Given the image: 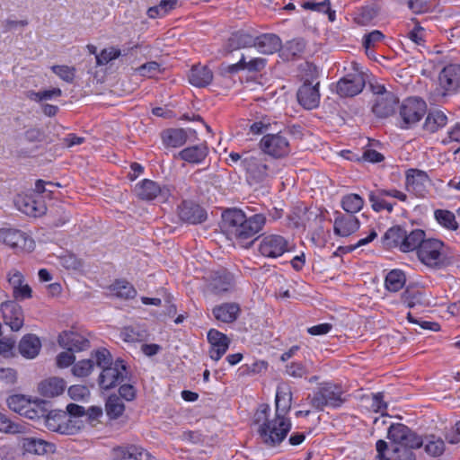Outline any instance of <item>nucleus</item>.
<instances>
[{
  "mask_svg": "<svg viewBox=\"0 0 460 460\" xmlns=\"http://www.w3.org/2000/svg\"><path fill=\"white\" fill-rule=\"evenodd\" d=\"M241 314L239 304L234 302L222 303L212 309L215 319L224 323H232L237 320Z\"/></svg>",
  "mask_w": 460,
  "mask_h": 460,
  "instance_id": "obj_25",
  "label": "nucleus"
},
{
  "mask_svg": "<svg viewBox=\"0 0 460 460\" xmlns=\"http://www.w3.org/2000/svg\"><path fill=\"white\" fill-rule=\"evenodd\" d=\"M254 46L262 54H273L281 48V40L273 33H265L254 38Z\"/></svg>",
  "mask_w": 460,
  "mask_h": 460,
  "instance_id": "obj_29",
  "label": "nucleus"
},
{
  "mask_svg": "<svg viewBox=\"0 0 460 460\" xmlns=\"http://www.w3.org/2000/svg\"><path fill=\"white\" fill-rule=\"evenodd\" d=\"M258 251L263 257L279 258L289 251V242L280 234H266L261 237Z\"/></svg>",
  "mask_w": 460,
  "mask_h": 460,
  "instance_id": "obj_9",
  "label": "nucleus"
},
{
  "mask_svg": "<svg viewBox=\"0 0 460 460\" xmlns=\"http://www.w3.org/2000/svg\"><path fill=\"white\" fill-rule=\"evenodd\" d=\"M406 282V276L401 270L394 269L389 271L385 279V288L390 292H398Z\"/></svg>",
  "mask_w": 460,
  "mask_h": 460,
  "instance_id": "obj_41",
  "label": "nucleus"
},
{
  "mask_svg": "<svg viewBox=\"0 0 460 460\" xmlns=\"http://www.w3.org/2000/svg\"><path fill=\"white\" fill-rule=\"evenodd\" d=\"M120 54V49L114 47L104 49L98 55H96V65L104 66L109 62L118 58Z\"/></svg>",
  "mask_w": 460,
  "mask_h": 460,
  "instance_id": "obj_52",
  "label": "nucleus"
},
{
  "mask_svg": "<svg viewBox=\"0 0 460 460\" xmlns=\"http://www.w3.org/2000/svg\"><path fill=\"white\" fill-rule=\"evenodd\" d=\"M333 221V233L341 237H348L356 233L360 227L358 218L354 215H344L341 212L335 213Z\"/></svg>",
  "mask_w": 460,
  "mask_h": 460,
  "instance_id": "obj_18",
  "label": "nucleus"
},
{
  "mask_svg": "<svg viewBox=\"0 0 460 460\" xmlns=\"http://www.w3.org/2000/svg\"><path fill=\"white\" fill-rule=\"evenodd\" d=\"M213 80V72L207 66L195 65L189 74V82L196 87H205Z\"/></svg>",
  "mask_w": 460,
  "mask_h": 460,
  "instance_id": "obj_31",
  "label": "nucleus"
},
{
  "mask_svg": "<svg viewBox=\"0 0 460 460\" xmlns=\"http://www.w3.org/2000/svg\"><path fill=\"white\" fill-rule=\"evenodd\" d=\"M341 204L348 215H354L362 209L364 199L358 194L350 193L342 197Z\"/></svg>",
  "mask_w": 460,
  "mask_h": 460,
  "instance_id": "obj_45",
  "label": "nucleus"
},
{
  "mask_svg": "<svg viewBox=\"0 0 460 460\" xmlns=\"http://www.w3.org/2000/svg\"><path fill=\"white\" fill-rule=\"evenodd\" d=\"M207 338L210 344L209 357L214 361H218L229 349L230 340L226 334L216 329H210Z\"/></svg>",
  "mask_w": 460,
  "mask_h": 460,
  "instance_id": "obj_17",
  "label": "nucleus"
},
{
  "mask_svg": "<svg viewBox=\"0 0 460 460\" xmlns=\"http://www.w3.org/2000/svg\"><path fill=\"white\" fill-rule=\"evenodd\" d=\"M14 347V339L7 337L0 339V355H2L3 357L10 358L13 356Z\"/></svg>",
  "mask_w": 460,
  "mask_h": 460,
  "instance_id": "obj_61",
  "label": "nucleus"
},
{
  "mask_svg": "<svg viewBox=\"0 0 460 460\" xmlns=\"http://www.w3.org/2000/svg\"><path fill=\"white\" fill-rule=\"evenodd\" d=\"M41 349V341L35 334L24 335L18 345L19 353L25 358L32 359L36 358Z\"/></svg>",
  "mask_w": 460,
  "mask_h": 460,
  "instance_id": "obj_28",
  "label": "nucleus"
},
{
  "mask_svg": "<svg viewBox=\"0 0 460 460\" xmlns=\"http://www.w3.org/2000/svg\"><path fill=\"white\" fill-rule=\"evenodd\" d=\"M208 155V147L206 143L190 146L173 155L175 159L182 160L188 164H199L204 162Z\"/></svg>",
  "mask_w": 460,
  "mask_h": 460,
  "instance_id": "obj_24",
  "label": "nucleus"
},
{
  "mask_svg": "<svg viewBox=\"0 0 460 460\" xmlns=\"http://www.w3.org/2000/svg\"><path fill=\"white\" fill-rule=\"evenodd\" d=\"M112 457L114 460H148L151 456L139 445L126 444L114 447Z\"/></svg>",
  "mask_w": 460,
  "mask_h": 460,
  "instance_id": "obj_20",
  "label": "nucleus"
},
{
  "mask_svg": "<svg viewBox=\"0 0 460 460\" xmlns=\"http://www.w3.org/2000/svg\"><path fill=\"white\" fill-rule=\"evenodd\" d=\"M178 0H161L158 5L150 7L147 10V15L151 19L165 16L170 11L174 9Z\"/></svg>",
  "mask_w": 460,
  "mask_h": 460,
  "instance_id": "obj_49",
  "label": "nucleus"
},
{
  "mask_svg": "<svg viewBox=\"0 0 460 460\" xmlns=\"http://www.w3.org/2000/svg\"><path fill=\"white\" fill-rule=\"evenodd\" d=\"M424 450L431 457L440 456L445 449V441L435 435H429L424 439Z\"/></svg>",
  "mask_w": 460,
  "mask_h": 460,
  "instance_id": "obj_43",
  "label": "nucleus"
},
{
  "mask_svg": "<svg viewBox=\"0 0 460 460\" xmlns=\"http://www.w3.org/2000/svg\"><path fill=\"white\" fill-rule=\"evenodd\" d=\"M434 217L442 227L447 230L456 231L458 228V224L456 220V216L450 210L436 209L434 211Z\"/></svg>",
  "mask_w": 460,
  "mask_h": 460,
  "instance_id": "obj_46",
  "label": "nucleus"
},
{
  "mask_svg": "<svg viewBox=\"0 0 460 460\" xmlns=\"http://www.w3.org/2000/svg\"><path fill=\"white\" fill-rule=\"evenodd\" d=\"M319 83L313 85L310 82H305L297 91L298 102L307 110L318 107L320 103Z\"/></svg>",
  "mask_w": 460,
  "mask_h": 460,
  "instance_id": "obj_22",
  "label": "nucleus"
},
{
  "mask_svg": "<svg viewBox=\"0 0 460 460\" xmlns=\"http://www.w3.org/2000/svg\"><path fill=\"white\" fill-rule=\"evenodd\" d=\"M426 234L421 229H415L407 234L404 230V234L402 238V246H400V251L402 252H409L418 251L420 249L421 243L425 239Z\"/></svg>",
  "mask_w": 460,
  "mask_h": 460,
  "instance_id": "obj_33",
  "label": "nucleus"
},
{
  "mask_svg": "<svg viewBox=\"0 0 460 460\" xmlns=\"http://www.w3.org/2000/svg\"><path fill=\"white\" fill-rule=\"evenodd\" d=\"M341 385L333 382L320 383L313 395H308L310 405L317 411H322L325 407L337 409L342 406L346 399Z\"/></svg>",
  "mask_w": 460,
  "mask_h": 460,
  "instance_id": "obj_4",
  "label": "nucleus"
},
{
  "mask_svg": "<svg viewBox=\"0 0 460 460\" xmlns=\"http://www.w3.org/2000/svg\"><path fill=\"white\" fill-rule=\"evenodd\" d=\"M286 373L294 378H303L308 374L305 365L299 361H293L286 366Z\"/></svg>",
  "mask_w": 460,
  "mask_h": 460,
  "instance_id": "obj_54",
  "label": "nucleus"
},
{
  "mask_svg": "<svg viewBox=\"0 0 460 460\" xmlns=\"http://www.w3.org/2000/svg\"><path fill=\"white\" fill-rule=\"evenodd\" d=\"M253 422L261 439L269 446L279 445L288 436L292 423L289 418L274 414L271 416L269 404L262 403L257 408Z\"/></svg>",
  "mask_w": 460,
  "mask_h": 460,
  "instance_id": "obj_2",
  "label": "nucleus"
},
{
  "mask_svg": "<svg viewBox=\"0 0 460 460\" xmlns=\"http://www.w3.org/2000/svg\"><path fill=\"white\" fill-rule=\"evenodd\" d=\"M384 34L377 30H375L364 36L363 46L368 49L376 46V43L382 41Z\"/></svg>",
  "mask_w": 460,
  "mask_h": 460,
  "instance_id": "obj_62",
  "label": "nucleus"
},
{
  "mask_svg": "<svg viewBox=\"0 0 460 460\" xmlns=\"http://www.w3.org/2000/svg\"><path fill=\"white\" fill-rule=\"evenodd\" d=\"M292 393L288 386H278L275 396V413L281 417H288L291 410Z\"/></svg>",
  "mask_w": 460,
  "mask_h": 460,
  "instance_id": "obj_30",
  "label": "nucleus"
},
{
  "mask_svg": "<svg viewBox=\"0 0 460 460\" xmlns=\"http://www.w3.org/2000/svg\"><path fill=\"white\" fill-rule=\"evenodd\" d=\"M223 228L229 238L239 243H244L259 234L266 224V217L262 213H256L247 217L239 208H231L222 215Z\"/></svg>",
  "mask_w": 460,
  "mask_h": 460,
  "instance_id": "obj_1",
  "label": "nucleus"
},
{
  "mask_svg": "<svg viewBox=\"0 0 460 460\" xmlns=\"http://www.w3.org/2000/svg\"><path fill=\"white\" fill-rule=\"evenodd\" d=\"M261 154L274 158H281L290 153V146L288 138L280 134H266L260 141Z\"/></svg>",
  "mask_w": 460,
  "mask_h": 460,
  "instance_id": "obj_10",
  "label": "nucleus"
},
{
  "mask_svg": "<svg viewBox=\"0 0 460 460\" xmlns=\"http://www.w3.org/2000/svg\"><path fill=\"white\" fill-rule=\"evenodd\" d=\"M23 426L12 421L5 414L0 412V431L10 434H18L23 432Z\"/></svg>",
  "mask_w": 460,
  "mask_h": 460,
  "instance_id": "obj_51",
  "label": "nucleus"
},
{
  "mask_svg": "<svg viewBox=\"0 0 460 460\" xmlns=\"http://www.w3.org/2000/svg\"><path fill=\"white\" fill-rule=\"evenodd\" d=\"M385 198V196L380 189L369 192L368 199L374 211L381 212L386 210L391 213L394 210L395 203L389 202Z\"/></svg>",
  "mask_w": 460,
  "mask_h": 460,
  "instance_id": "obj_42",
  "label": "nucleus"
},
{
  "mask_svg": "<svg viewBox=\"0 0 460 460\" xmlns=\"http://www.w3.org/2000/svg\"><path fill=\"white\" fill-rule=\"evenodd\" d=\"M128 371L123 360L117 359L111 366L102 370L98 383L102 389L109 390L120 385L127 377Z\"/></svg>",
  "mask_w": 460,
  "mask_h": 460,
  "instance_id": "obj_12",
  "label": "nucleus"
},
{
  "mask_svg": "<svg viewBox=\"0 0 460 460\" xmlns=\"http://www.w3.org/2000/svg\"><path fill=\"white\" fill-rule=\"evenodd\" d=\"M47 402L45 401L31 402L29 400L27 407L23 411L22 416L30 420H42L44 421V419L48 412V410L45 408Z\"/></svg>",
  "mask_w": 460,
  "mask_h": 460,
  "instance_id": "obj_44",
  "label": "nucleus"
},
{
  "mask_svg": "<svg viewBox=\"0 0 460 460\" xmlns=\"http://www.w3.org/2000/svg\"><path fill=\"white\" fill-rule=\"evenodd\" d=\"M112 295L122 299H132L137 296L134 286L125 279H117L110 286Z\"/></svg>",
  "mask_w": 460,
  "mask_h": 460,
  "instance_id": "obj_37",
  "label": "nucleus"
},
{
  "mask_svg": "<svg viewBox=\"0 0 460 460\" xmlns=\"http://www.w3.org/2000/svg\"><path fill=\"white\" fill-rule=\"evenodd\" d=\"M417 257L423 265L432 270H439L447 264L446 245L436 238H425L417 251Z\"/></svg>",
  "mask_w": 460,
  "mask_h": 460,
  "instance_id": "obj_5",
  "label": "nucleus"
},
{
  "mask_svg": "<svg viewBox=\"0 0 460 460\" xmlns=\"http://www.w3.org/2000/svg\"><path fill=\"white\" fill-rule=\"evenodd\" d=\"M7 279L13 289V296L16 300H25L32 296L31 288L25 283L24 276L17 270H11L7 273Z\"/></svg>",
  "mask_w": 460,
  "mask_h": 460,
  "instance_id": "obj_21",
  "label": "nucleus"
},
{
  "mask_svg": "<svg viewBox=\"0 0 460 460\" xmlns=\"http://www.w3.org/2000/svg\"><path fill=\"white\" fill-rule=\"evenodd\" d=\"M255 37L244 31L234 32L228 40V46L232 50L254 46Z\"/></svg>",
  "mask_w": 460,
  "mask_h": 460,
  "instance_id": "obj_40",
  "label": "nucleus"
},
{
  "mask_svg": "<svg viewBox=\"0 0 460 460\" xmlns=\"http://www.w3.org/2000/svg\"><path fill=\"white\" fill-rule=\"evenodd\" d=\"M22 449L25 453L44 456L54 453L56 446L40 438H26L22 439Z\"/></svg>",
  "mask_w": 460,
  "mask_h": 460,
  "instance_id": "obj_27",
  "label": "nucleus"
},
{
  "mask_svg": "<svg viewBox=\"0 0 460 460\" xmlns=\"http://www.w3.org/2000/svg\"><path fill=\"white\" fill-rule=\"evenodd\" d=\"M66 388L62 378L51 377L40 383L39 392L45 397H55L61 394Z\"/></svg>",
  "mask_w": 460,
  "mask_h": 460,
  "instance_id": "obj_34",
  "label": "nucleus"
},
{
  "mask_svg": "<svg viewBox=\"0 0 460 460\" xmlns=\"http://www.w3.org/2000/svg\"><path fill=\"white\" fill-rule=\"evenodd\" d=\"M404 229L399 226L390 227L382 237V243L385 247L398 248L402 246Z\"/></svg>",
  "mask_w": 460,
  "mask_h": 460,
  "instance_id": "obj_39",
  "label": "nucleus"
},
{
  "mask_svg": "<svg viewBox=\"0 0 460 460\" xmlns=\"http://www.w3.org/2000/svg\"><path fill=\"white\" fill-rule=\"evenodd\" d=\"M430 186L431 180L426 172L413 168L406 171V190L417 198H425L429 194Z\"/></svg>",
  "mask_w": 460,
  "mask_h": 460,
  "instance_id": "obj_11",
  "label": "nucleus"
},
{
  "mask_svg": "<svg viewBox=\"0 0 460 460\" xmlns=\"http://www.w3.org/2000/svg\"><path fill=\"white\" fill-rule=\"evenodd\" d=\"M4 322L12 331H19L24 323V315L22 306L15 301H6L1 305Z\"/></svg>",
  "mask_w": 460,
  "mask_h": 460,
  "instance_id": "obj_15",
  "label": "nucleus"
},
{
  "mask_svg": "<svg viewBox=\"0 0 460 460\" xmlns=\"http://www.w3.org/2000/svg\"><path fill=\"white\" fill-rule=\"evenodd\" d=\"M228 157L232 163H239L250 186L262 185L275 173L271 163L261 153L250 151L237 153L232 151Z\"/></svg>",
  "mask_w": 460,
  "mask_h": 460,
  "instance_id": "obj_3",
  "label": "nucleus"
},
{
  "mask_svg": "<svg viewBox=\"0 0 460 460\" xmlns=\"http://www.w3.org/2000/svg\"><path fill=\"white\" fill-rule=\"evenodd\" d=\"M137 71L142 76L152 78L161 73V66L155 61H150L137 67Z\"/></svg>",
  "mask_w": 460,
  "mask_h": 460,
  "instance_id": "obj_55",
  "label": "nucleus"
},
{
  "mask_svg": "<svg viewBox=\"0 0 460 460\" xmlns=\"http://www.w3.org/2000/svg\"><path fill=\"white\" fill-rule=\"evenodd\" d=\"M233 287V276L229 272L217 273L210 282V289L214 294L220 295L229 291Z\"/></svg>",
  "mask_w": 460,
  "mask_h": 460,
  "instance_id": "obj_36",
  "label": "nucleus"
},
{
  "mask_svg": "<svg viewBox=\"0 0 460 460\" xmlns=\"http://www.w3.org/2000/svg\"><path fill=\"white\" fill-rule=\"evenodd\" d=\"M161 137L163 144L172 148L182 146L188 139L187 132L183 128H168L163 131Z\"/></svg>",
  "mask_w": 460,
  "mask_h": 460,
  "instance_id": "obj_32",
  "label": "nucleus"
},
{
  "mask_svg": "<svg viewBox=\"0 0 460 460\" xmlns=\"http://www.w3.org/2000/svg\"><path fill=\"white\" fill-rule=\"evenodd\" d=\"M93 358L95 359L96 365L100 367L102 370L114 363L112 362L110 351L106 349H100L96 350L93 355Z\"/></svg>",
  "mask_w": 460,
  "mask_h": 460,
  "instance_id": "obj_57",
  "label": "nucleus"
},
{
  "mask_svg": "<svg viewBox=\"0 0 460 460\" xmlns=\"http://www.w3.org/2000/svg\"><path fill=\"white\" fill-rule=\"evenodd\" d=\"M423 443L424 440L411 429L407 435V439L403 440L401 446L415 449L421 447Z\"/></svg>",
  "mask_w": 460,
  "mask_h": 460,
  "instance_id": "obj_63",
  "label": "nucleus"
},
{
  "mask_svg": "<svg viewBox=\"0 0 460 460\" xmlns=\"http://www.w3.org/2000/svg\"><path fill=\"white\" fill-rule=\"evenodd\" d=\"M106 412L111 419H118L120 417L124 411L125 405L117 395H110L106 402Z\"/></svg>",
  "mask_w": 460,
  "mask_h": 460,
  "instance_id": "obj_48",
  "label": "nucleus"
},
{
  "mask_svg": "<svg viewBox=\"0 0 460 460\" xmlns=\"http://www.w3.org/2000/svg\"><path fill=\"white\" fill-rule=\"evenodd\" d=\"M136 195L139 199L151 201L156 198L166 200L171 195L170 190L166 187H161L156 181L144 179L135 186Z\"/></svg>",
  "mask_w": 460,
  "mask_h": 460,
  "instance_id": "obj_14",
  "label": "nucleus"
},
{
  "mask_svg": "<svg viewBox=\"0 0 460 460\" xmlns=\"http://www.w3.org/2000/svg\"><path fill=\"white\" fill-rule=\"evenodd\" d=\"M439 85L447 93H455L460 90V65L449 64L440 72Z\"/></svg>",
  "mask_w": 460,
  "mask_h": 460,
  "instance_id": "obj_16",
  "label": "nucleus"
},
{
  "mask_svg": "<svg viewBox=\"0 0 460 460\" xmlns=\"http://www.w3.org/2000/svg\"><path fill=\"white\" fill-rule=\"evenodd\" d=\"M427 111L426 102L419 97H409L405 99L400 107V127L410 128L418 123Z\"/></svg>",
  "mask_w": 460,
  "mask_h": 460,
  "instance_id": "obj_8",
  "label": "nucleus"
},
{
  "mask_svg": "<svg viewBox=\"0 0 460 460\" xmlns=\"http://www.w3.org/2000/svg\"><path fill=\"white\" fill-rule=\"evenodd\" d=\"M44 424L49 430L62 435H74L81 429L78 420L71 419L66 411L58 410L47 412Z\"/></svg>",
  "mask_w": 460,
  "mask_h": 460,
  "instance_id": "obj_7",
  "label": "nucleus"
},
{
  "mask_svg": "<svg viewBox=\"0 0 460 460\" xmlns=\"http://www.w3.org/2000/svg\"><path fill=\"white\" fill-rule=\"evenodd\" d=\"M28 402L29 400H27L25 396L21 394H14L7 399V405L10 410L22 416L23 411L27 407Z\"/></svg>",
  "mask_w": 460,
  "mask_h": 460,
  "instance_id": "obj_53",
  "label": "nucleus"
},
{
  "mask_svg": "<svg viewBox=\"0 0 460 460\" xmlns=\"http://www.w3.org/2000/svg\"><path fill=\"white\" fill-rule=\"evenodd\" d=\"M447 123V115L441 111H432L428 113L423 128L430 133H435L444 128Z\"/></svg>",
  "mask_w": 460,
  "mask_h": 460,
  "instance_id": "obj_38",
  "label": "nucleus"
},
{
  "mask_svg": "<svg viewBox=\"0 0 460 460\" xmlns=\"http://www.w3.org/2000/svg\"><path fill=\"white\" fill-rule=\"evenodd\" d=\"M178 215L182 221L191 225L201 224L208 217L206 210L192 201H183L178 207Z\"/></svg>",
  "mask_w": 460,
  "mask_h": 460,
  "instance_id": "obj_19",
  "label": "nucleus"
},
{
  "mask_svg": "<svg viewBox=\"0 0 460 460\" xmlns=\"http://www.w3.org/2000/svg\"><path fill=\"white\" fill-rule=\"evenodd\" d=\"M60 347L71 352H79L90 347V341L83 335L75 332H63L58 336Z\"/></svg>",
  "mask_w": 460,
  "mask_h": 460,
  "instance_id": "obj_23",
  "label": "nucleus"
},
{
  "mask_svg": "<svg viewBox=\"0 0 460 460\" xmlns=\"http://www.w3.org/2000/svg\"><path fill=\"white\" fill-rule=\"evenodd\" d=\"M305 49V42L302 39H293L287 42L285 50L288 55L295 57L302 54Z\"/></svg>",
  "mask_w": 460,
  "mask_h": 460,
  "instance_id": "obj_59",
  "label": "nucleus"
},
{
  "mask_svg": "<svg viewBox=\"0 0 460 460\" xmlns=\"http://www.w3.org/2000/svg\"><path fill=\"white\" fill-rule=\"evenodd\" d=\"M366 84L362 72L355 70L341 77L336 85V92L341 97H353L362 92Z\"/></svg>",
  "mask_w": 460,
  "mask_h": 460,
  "instance_id": "obj_13",
  "label": "nucleus"
},
{
  "mask_svg": "<svg viewBox=\"0 0 460 460\" xmlns=\"http://www.w3.org/2000/svg\"><path fill=\"white\" fill-rule=\"evenodd\" d=\"M398 102V98L393 92L379 95L378 98H375L372 111L377 117L386 118L394 112Z\"/></svg>",
  "mask_w": 460,
  "mask_h": 460,
  "instance_id": "obj_26",
  "label": "nucleus"
},
{
  "mask_svg": "<svg viewBox=\"0 0 460 460\" xmlns=\"http://www.w3.org/2000/svg\"><path fill=\"white\" fill-rule=\"evenodd\" d=\"M411 429L402 423H393L387 430V438L397 445H402L407 439Z\"/></svg>",
  "mask_w": 460,
  "mask_h": 460,
  "instance_id": "obj_47",
  "label": "nucleus"
},
{
  "mask_svg": "<svg viewBox=\"0 0 460 460\" xmlns=\"http://www.w3.org/2000/svg\"><path fill=\"white\" fill-rule=\"evenodd\" d=\"M0 244L12 249L15 253L31 252L35 242L27 233L13 227L0 228Z\"/></svg>",
  "mask_w": 460,
  "mask_h": 460,
  "instance_id": "obj_6",
  "label": "nucleus"
},
{
  "mask_svg": "<svg viewBox=\"0 0 460 460\" xmlns=\"http://www.w3.org/2000/svg\"><path fill=\"white\" fill-rule=\"evenodd\" d=\"M408 38L416 45L423 46L425 43V30L417 25L408 32Z\"/></svg>",
  "mask_w": 460,
  "mask_h": 460,
  "instance_id": "obj_64",
  "label": "nucleus"
},
{
  "mask_svg": "<svg viewBox=\"0 0 460 460\" xmlns=\"http://www.w3.org/2000/svg\"><path fill=\"white\" fill-rule=\"evenodd\" d=\"M370 408L374 412L385 415V412L387 410V403L384 400L383 393L372 394Z\"/></svg>",
  "mask_w": 460,
  "mask_h": 460,
  "instance_id": "obj_58",
  "label": "nucleus"
},
{
  "mask_svg": "<svg viewBox=\"0 0 460 460\" xmlns=\"http://www.w3.org/2000/svg\"><path fill=\"white\" fill-rule=\"evenodd\" d=\"M94 367V362L92 359H83L75 363L71 371L72 374L76 377L88 376Z\"/></svg>",
  "mask_w": 460,
  "mask_h": 460,
  "instance_id": "obj_50",
  "label": "nucleus"
},
{
  "mask_svg": "<svg viewBox=\"0 0 460 460\" xmlns=\"http://www.w3.org/2000/svg\"><path fill=\"white\" fill-rule=\"evenodd\" d=\"M19 209L31 217H39L45 213L46 207L43 202L31 197H25L17 200Z\"/></svg>",
  "mask_w": 460,
  "mask_h": 460,
  "instance_id": "obj_35",
  "label": "nucleus"
},
{
  "mask_svg": "<svg viewBox=\"0 0 460 460\" xmlns=\"http://www.w3.org/2000/svg\"><path fill=\"white\" fill-rule=\"evenodd\" d=\"M68 394L71 399L81 401L90 396V391L85 385H75L69 387Z\"/></svg>",
  "mask_w": 460,
  "mask_h": 460,
  "instance_id": "obj_60",
  "label": "nucleus"
},
{
  "mask_svg": "<svg viewBox=\"0 0 460 460\" xmlns=\"http://www.w3.org/2000/svg\"><path fill=\"white\" fill-rule=\"evenodd\" d=\"M51 70L62 80L72 83L75 79V69L68 66H52Z\"/></svg>",
  "mask_w": 460,
  "mask_h": 460,
  "instance_id": "obj_56",
  "label": "nucleus"
}]
</instances>
